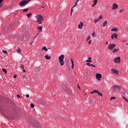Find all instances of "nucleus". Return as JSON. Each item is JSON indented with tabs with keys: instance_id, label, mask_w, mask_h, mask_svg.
I'll return each instance as SVG.
<instances>
[{
	"instance_id": "nucleus-1",
	"label": "nucleus",
	"mask_w": 128,
	"mask_h": 128,
	"mask_svg": "<svg viewBox=\"0 0 128 128\" xmlns=\"http://www.w3.org/2000/svg\"><path fill=\"white\" fill-rule=\"evenodd\" d=\"M36 18L37 20V22L38 24H42V22H44V17L41 15H38L36 16Z\"/></svg>"
},
{
	"instance_id": "nucleus-2",
	"label": "nucleus",
	"mask_w": 128,
	"mask_h": 128,
	"mask_svg": "<svg viewBox=\"0 0 128 128\" xmlns=\"http://www.w3.org/2000/svg\"><path fill=\"white\" fill-rule=\"evenodd\" d=\"M64 54L60 55L59 56V62L60 64V66H62L64 64Z\"/></svg>"
},
{
	"instance_id": "nucleus-3",
	"label": "nucleus",
	"mask_w": 128,
	"mask_h": 128,
	"mask_svg": "<svg viewBox=\"0 0 128 128\" xmlns=\"http://www.w3.org/2000/svg\"><path fill=\"white\" fill-rule=\"evenodd\" d=\"M30 2V0H23L22 1L20 2V6H25L27 4H28Z\"/></svg>"
},
{
	"instance_id": "nucleus-4",
	"label": "nucleus",
	"mask_w": 128,
	"mask_h": 128,
	"mask_svg": "<svg viewBox=\"0 0 128 128\" xmlns=\"http://www.w3.org/2000/svg\"><path fill=\"white\" fill-rule=\"evenodd\" d=\"M94 93L98 94H99V96H102V92H98V90H94L90 92L91 94H94Z\"/></svg>"
},
{
	"instance_id": "nucleus-5",
	"label": "nucleus",
	"mask_w": 128,
	"mask_h": 128,
	"mask_svg": "<svg viewBox=\"0 0 128 128\" xmlns=\"http://www.w3.org/2000/svg\"><path fill=\"white\" fill-rule=\"evenodd\" d=\"M113 90H114V92H116L118 90H120L121 88L120 87L118 86H114L113 87Z\"/></svg>"
},
{
	"instance_id": "nucleus-6",
	"label": "nucleus",
	"mask_w": 128,
	"mask_h": 128,
	"mask_svg": "<svg viewBox=\"0 0 128 128\" xmlns=\"http://www.w3.org/2000/svg\"><path fill=\"white\" fill-rule=\"evenodd\" d=\"M115 46H116V44H110L108 46V50H112V48H114Z\"/></svg>"
},
{
	"instance_id": "nucleus-7",
	"label": "nucleus",
	"mask_w": 128,
	"mask_h": 128,
	"mask_svg": "<svg viewBox=\"0 0 128 128\" xmlns=\"http://www.w3.org/2000/svg\"><path fill=\"white\" fill-rule=\"evenodd\" d=\"M96 79L98 80H100L101 78H102V74H96Z\"/></svg>"
},
{
	"instance_id": "nucleus-8",
	"label": "nucleus",
	"mask_w": 128,
	"mask_h": 128,
	"mask_svg": "<svg viewBox=\"0 0 128 128\" xmlns=\"http://www.w3.org/2000/svg\"><path fill=\"white\" fill-rule=\"evenodd\" d=\"M114 62H120V57H118L114 59Z\"/></svg>"
},
{
	"instance_id": "nucleus-9",
	"label": "nucleus",
	"mask_w": 128,
	"mask_h": 128,
	"mask_svg": "<svg viewBox=\"0 0 128 128\" xmlns=\"http://www.w3.org/2000/svg\"><path fill=\"white\" fill-rule=\"evenodd\" d=\"M82 26H84V23L82 22H80V24H78V28L80 30L82 28Z\"/></svg>"
},
{
	"instance_id": "nucleus-10",
	"label": "nucleus",
	"mask_w": 128,
	"mask_h": 128,
	"mask_svg": "<svg viewBox=\"0 0 128 128\" xmlns=\"http://www.w3.org/2000/svg\"><path fill=\"white\" fill-rule=\"evenodd\" d=\"M112 40H114V38H118V34H112V36H111Z\"/></svg>"
},
{
	"instance_id": "nucleus-11",
	"label": "nucleus",
	"mask_w": 128,
	"mask_h": 128,
	"mask_svg": "<svg viewBox=\"0 0 128 128\" xmlns=\"http://www.w3.org/2000/svg\"><path fill=\"white\" fill-rule=\"evenodd\" d=\"M112 72H113L114 74H118V72L116 70L112 69Z\"/></svg>"
},
{
	"instance_id": "nucleus-12",
	"label": "nucleus",
	"mask_w": 128,
	"mask_h": 128,
	"mask_svg": "<svg viewBox=\"0 0 128 128\" xmlns=\"http://www.w3.org/2000/svg\"><path fill=\"white\" fill-rule=\"evenodd\" d=\"M86 64L87 66H93V68H96V66L92 64H90V62H88Z\"/></svg>"
},
{
	"instance_id": "nucleus-13",
	"label": "nucleus",
	"mask_w": 128,
	"mask_h": 128,
	"mask_svg": "<svg viewBox=\"0 0 128 128\" xmlns=\"http://www.w3.org/2000/svg\"><path fill=\"white\" fill-rule=\"evenodd\" d=\"M118 6L116 4H113L112 10H116V8H118Z\"/></svg>"
},
{
	"instance_id": "nucleus-14",
	"label": "nucleus",
	"mask_w": 128,
	"mask_h": 128,
	"mask_svg": "<svg viewBox=\"0 0 128 128\" xmlns=\"http://www.w3.org/2000/svg\"><path fill=\"white\" fill-rule=\"evenodd\" d=\"M86 62H92V57H89V58H88V60H86Z\"/></svg>"
},
{
	"instance_id": "nucleus-15",
	"label": "nucleus",
	"mask_w": 128,
	"mask_h": 128,
	"mask_svg": "<svg viewBox=\"0 0 128 128\" xmlns=\"http://www.w3.org/2000/svg\"><path fill=\"white\" fill-rule=\"evenodd\" d=\"M50 56H48V55L45 56V58H46V60H50Z\"/></svg>"
},
{
	"instance_id": "nucleus-16",
	"label": "nucleus",
	"mask_w": 128,
	"mask_h": 128,
	"mask_svg": "<svg viewBox=\"0 0 128 128\" xmlns=\"http://www.w3.org/2000/svg\"><path fill=\"white\" fill-rule=\"evenodd\" d=\"M112 32H118V28H114L113 29H112Z\"/></svg>"
},
{
	"instance_id": "nucleus-17",
	"label": "nucleus",
	"mask_w": 128,
	"mask_h": 128,
	"mask_svg": "<svg viewBox=\"0 0 128 128\" xmlns=\"http://www.w3.org/2000/svg\"><path fill=\"white\" fill-rule=\"evenodd\" d=\"M118 49H116V48L114 49L112 51L113 54H114L116 52H118Z\"/></svg>"
},
{
	"instance_id": "nucleus-18",
	"label": "nucleus",
	"mask_w": 128,
	"mask_h": 128,
	"mask_svg": "<svg viewBox=\"0 0 128 128\" xmlns=\"http://www.w3.org/2000/svg\"><path fill=\"white\" fill-rule=\"evenodd\" d=\"M27 16L28 18H30V16H32V14L30 13V14H27Z\"/></svg>"
},
{
	"instance_id": "nucleus-19",
	"label": "nucleus",
	"mask_w": 128,
	"mask_h": 128,
	"mask_svg": "<svg viewBox=\"0 0 128 128\" xmlns=\"http://www.w3.org/2000/svg\"><path fill=\"white\" fill-rule=\"evenodd\" d=\"M106 24H108V21H105V22L103 23V26H106Z\"/></svg>"
},
{
	"instance_id": "nucleus-20",
	"label": "nucleus",
	"mask_w": 128,
	"mask_h": 128,
	"mask_svg": "<svg viewBox=\"0 0 128 128\" xmlns=\"http://www.w3.org/2000/svg\"><path fill=\"white\" fill-rule=\"evenodd\" d=\"M72 64V68H74V60H71Z\"/></svg>"
},
{
	"instance_id": "nucleus-21",
	"label": "nucleus",
	"mask_w": 128,
	"mask_h": 128,
	"mask_svg": "<svg viewBox=\"0 0 128 128\" xmlns=\"http://www.w3.org/2000/svg\"><path fill=\"white\" fill-rule=\"evenodd\" d=\"M42 50H45V52H48V48H46V46H44L42 48Z\"/></svg>"
},
{
	"instance_id": "nucleus-22",
	"label": "nucleus",
	"mask_w": 128,
	"mask_h": 128,
	"mask_svg": "<svg viewBox=\"0 0 128 128\" xmlns=\"http://www.w3.org/2000/svg\"><path fill=\"white\" fill-rule=\"evenodd\" d=\"M38 30H40L42 32V26H40L38 28Z\"/></svg>"
},
{
	"instance_id": "nucleus-23",
	"label": "nucleus",
	"mask_w": 128,
	"mask_h": 128,
	"mask_svg": "<svg viewBox=\"0 0 128 128\" xmlns=\"http://www.w3.org/2000/svg\"><path fill=\"white\" fill-rule=\"evenodd\" d=\"M2 72H4V74H6V70L4 68H2Z\"/></svg>"
},
{
	"instance_id": "nucleus-24",
	"label": "nucleus",
	"mask_w": 128,
	"mask_h": 128,
	"mask_svg": "<svg viewBox=\"0 0 128 128\" xmlns=\"http://www.w3.org/2000/svg\"><path fill=\"white\" fill-rule=\"evenodd\" d=\"M30 108H34V104H31Z\"/></svg>"
},
{
	"instance_id": "nucleus-25",
	"label": "nucleus",
	"mask_w": 128,
	"mask_h": 128,
	"mask_svg": "<svg viewBox=\"0 0 128 128\" xmlns=\"http://www.w3.org/2000/svg\"><path fill=\"white\" fill-rule=\"evenodd\" d=\"M28 10V8H26L23 10L24 12H26Z\"/></svg>"
},
{
	"instance_id": "nucleus-26",
	"label": "nucleus",
	"mask_w": 128,
	"mask_h": 128,
	"mask_svg": "<svg viewBox=\"0 0 128 128\" xmlns=\"http://www.w3.org/2000/svg\"><path fill=\"white\" fill-rule=\"evenodd\" d=\"M93 2L96 4H98V0H93Z\"/></svg>"
},
{
	"instance_id": "nucleus-27",
	"label": "nucleus",
	"mask_w": 128,
	"mask_h": 128,
	"mask_svg": "<svg viewBox=\"0 0 128 128\" xmlns=\"http://www.w3.org/2000/svg\"><path fill=\"white\" fill-rule=\"evenodd\" d=\"M100 22V19L98 18V19H96V20H94V22L95 24H96V22Z\"/></svg>"
},
{
	"instance_id": "nucleus-28",
	"label": "nucleus",
	"mask_w": 128,
	"mask_h": 128,
	"mask_svg": "<svg viewBox=\"0 0 128 128\" xmlns=\"http://www.w3.org/2000/svg\"><path fill=\"white\" fill-rule=\"evenodd\" d=\"M92 36H93V38H94V36H96V33L94 32H93L92 33Z\"/></svg>"
},
{
	"instance_id": "nucleus-29",
	"label": "nucleus",
	"mask_w": 128,
	"mask_h": 128,
	"mask_svg": "<svg viewBox=\"0 0 128 128\" xmlns=\"http://www.w3.org/2000/svg\"><path fill=\"white\" fill-rule=\"evenodd\" d=\"M2 52L4 54H8V52L6 50H2Z\"/></svg>"
},
{
	"instance_id": "nucleus-30",
	"label": "nucleus",
	"mask_w": 128,
	"mask_h": 128,
	"mask_svg": "<svg viewBox=\"0 0 128 128\" xmlns=\"http://www.w3.org/2000/svg\"><path fill=\"white\" fill-rule=\"evenodd\" d=\"M123 98H124V100H126V102H128V100L126 99L125 96H123Z\"/></svg>"
},
{
	"instance_id": "nucleus-31",
	"label": "nucleus",
	"mask_w": 128,
	"mask_h": 128,
	"mask_svg": "<svg viewBox=\"0 0 128 128\" xmlns=\"http://www.w3.org/2000/svg\"><path fill=\"white\" fill-rule=\"evenodd\" d=\"M116 100V97H112L110 98V100Z\"/></svg>"
},
{
	"instance_id": "nucleus-32",
	"label": "nucleus",
	"mask_w": 128,
	"mask_h": 128,
	"mask_svg": "<svg viewBox=\"0 0 128 128\" xmlns=\"http://www.w3.org/2000/svg\"><path fill=\"white\" fill-rule=\"evenodd\" d=\"M90 40V36H89L87 38H86V40Z\"/></svg>"
},
{
	"instance_id": "nucleus-33",
	"label": "nucleus",
	"mask_w": 128,
	"mask_h": 128,
	"mask_svg": "<svg viewBox=\"0 0 128 128\" xmlns=\"http://www.w3.org/2000/svg\"><path fill=\"white\" fill-rule=\"evenodd\" d=\"M17 52H20V48H18Z\"/></svg>"
},
{
	"instance_id": "nucleus-34",
	"label": "nucleus",
	"mask_w": 128,
	"mask_h": 128,
	"mask_svg": "<svg viewBox=\"0 0 128 128\" xmlns=\"http://www.w3.org/2000/svg\"><path fill=\"white\" fill-rule=\"evenodd\" d=\"M20 68H22V70H24V66L22 64L21 65V66Z\"/></svg>"
},
{
	"instance_id": "nucleus-35",
	"label": "nucleus",
	"mask_w": 128,
	"mask_h": 128,
	"mask_svg": "<svg viewBox=\"0 0 128 128\" xmlns=\"http://www.w3.org/2000/svg\"><path fill=\"white\" fill-rule=\"evenodd\" d=\"M96 4V3H94L93 4L92 6V8H94Z\"/></svg>"
},
{
	"instance_id": "nucleus-36",
	"label": "nucleus",
	"mask_w": 128,
	"mask_h": 128,
	"mask_svg": "<svg viewBox=\"0 0 128 128\" xmlns=\"http://www.w3.org/2000/svg\"><path fill=\"white\" fill-rule=\"evenodd\" d=\"M98 19H99V20H102V16H100Z\"/></svg>"
},
{
	"instance_id": "nucleus-37",
	"label": "nucleus",
	"mask_w": 128,
	"mask_h": 128,
	"mask_svg": "<svg viewBox=\"0 0 128 128\" xmlns=\"http://www.w3.org/2000/svg\"><path fill=\"white\" fill-rule=\"evenodd\" d=\"M92 44V40H89V42H88V44Z\"/></svg>"
},
{
	"instance_id": "nucleus-38",
	"label": "nucleus",
	"mask_w": 128,
	"mask_h": 128,
	"mask_svg": "<svg viewBox=\"0 0 128 128\" xmlns=\"http://www.w3.org/2000/svg\"><path fill=\"white\" fill-rule=\"evenodd\" d=\"M78 0H76V4H75V5H74V6H76V4H78Z\"/></svg>"
},
{
	"instance_id": "nucleus-39",
	"label": "nucleus",
	"mask_w": 128,
	"mask_h": 128,
	"mask_svg": "<svg viewBox=\"0 0 128 128\" xmlns=\"http://www.w3.org/2000/svg\"><path fill=\"white\" fill-rule=\"evenodd\" d=\"M26 98H30V95L26 94Z\"/></svg>"
},
{
	"instance_id": "nucleus-40",
	"label": "nucleus",
	"mask_w": 128,
	"mask_h": 128,
	"mask_svg": "<svg viewBox=\"0 0 128 128\" xmlns=\"http://www.w3.org/2000/svg\"><path fill=\"white\" fill-rule=\"evenodd\" d=\"M2 2H4V0H0V4H2Z\"/></svg>"
},
{
	"instance_id": "nucleus-41",
	"label": "nucleus",
	"mask_w": 128,
	"mask_h": 128,
	"mask_svg": "<svg viewBox=\"0 0 128 128\" xmlns=\"http://www.w3.org/2000/svg\"><path fill=\"white\" fill-rule=\"evenodd\" d=\"M16 75H14V78H16Z\"/></svg>"
},
{
	"instance_id": "nucleus-42",
	"label": "nucleus",
	"mask_w": 128,
	"mask_h": 128,
	"mask_svg": "<svg viewBox=\"0 0 128 128\" xmlns=\"http://www.w3.org/2000/svg\"><path fill=\"white\" fill-rule=\"evenodd\" d=\"M18 98H20V96L18 94L17 95Z\"/></svg>"
},
{
	"instance_id": "nucleus-43",
	"label": "nucleus",
	"mask_w": 128,
	"mask_h": 128,
	"mask_svg": "<svg viewBox=\"0 0 128 128\" xmlns=\"http://www.w3.org/2000/svg\"><path fill=\"white\" fill-rule=\"evenodd\" d=\"M124 12V11L122 10H120V12Z\"/></svg>"
},
{
	"instance_id": "nucleus-44",
	"label": "nucleus",
	"mask_w": 128,
	"mask_h": 128,
	"mask_svg": "<svg viewBox=\"0 0 128 128\" xmlns=\"http://www.w3.org/2000/svg\"><path fill=\"white\" fill-rule=\"evenodd\" d=\"M23 72H26V70H23Z\"/></svg>"
},
{
	"instance_id": "nucleus-45",
	"label": "nucleus",
	"mask_w": 128,
	"mask_h": 128,
	"mask_svg": "<svg viewBox=\"0 0 128 128\" xmlns=\"http://www.w3.org/2000/svg\"><path fill=\"white\" fill-rule=\"evenodd\" d=\"M106 44H108V42H106Z\"/></svg>"
},
{
	"instance_id": "nucleus-46",
	"label": "nucleus",
	"mask_w": 128,
	"mask_h": 128,
	"mask_svg": "<svg viewBox=\"0 0 128 128\" xmlns=\"http://www.w3.org/2000/svg\"><path fill=\"white\" fill-rule=\"evenodd\" d=\"M86 80H88V78H86Z\"/></svg>"
},
{
	"instance_id": "nucleus-47",
	"label": "nucleus",
	"mask_w": 128,
	"mask_h": 128,
	"mask_svg": "<svg viewBox=\"0 0 128 128\" xmlns=\"http://www.w3.org/2000/svg\"><path fill=\"white\" fill-rule=\"evenodd\" d=\"M72 12H71V13H72Z\"/></svg>"
},
{
	"instance_id": "nucleus-48",
	"label": "nucleus",
	"mask_w": 128,
	"mask_h": 128,
	"mask_svg": "<svg viewBox=\"0 0 128 128\" xmlns=\"http://www.w3.org/2000/svg\"><path fill=\"white\" fill-rule=\"evenodd\" d=\"M122 92H124V90H122Z\"/></svg>"
},
{
	"instance_id": "nucleus-49",
	"label": "nucleus",
	"mask_w": 128,
	"mask_h": 128,
	"mask_svg": "<svg viewBox=\"0 0 128 128\" xmlns=\"http://www.w3.org/2000/svg\"><path fill=\"white\" fill-rule=\"evenodd\" d=\"M37 36H38V34H37Z\"/></svg>"
},
{
	"instance_id": "nucleus-50",
	"label": "nucleus",
	"mask_w": 128,
	"mask_h": 128,
	"mask_svg": "<svg viewBox=\"0 0 128 128\" xmlns=\"http://www.w3.org/2000/svg\"><path fill=\"white\" fill-rule=\"evenodd\" d=\"M74 6H73V8H74Z\"/></svg>"
}]
</instances>
